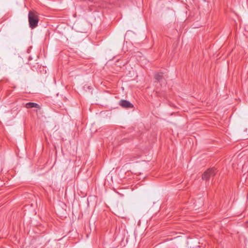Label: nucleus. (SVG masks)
I'll list each match as a JSON object with an SVG mask.
<instances>
[{
	"instance_id": "obj_1",
	"label": "nucleus",
	"mask_w": 248,
	"mask_h": 248,
	"mask_svg": "<svg viewBox=\"0 0 248 248\" xmlns=\"http://www.w3.org/2000/svg\"><path fill=\"white\" fill-rule=\"evenodd\" d=\"M30 27L33 29L38 26L39 19L38 16L34 12L30 11L28 14Z\"/></svg>"
},
{
	"instance_id": "obj_2",
	"label": "nucleus",
	"mask_w": 248,
	"mask_h": 248,
	"mask_svg": "<svg viewBox=\"0 0 248 248\" xmlns=\"http://www.w3.org/2000/svg\"><path fill=\"white\" fill-rule=\"evenodd\" d=\"M216 173V170L215 168H211L205 171L202 174V179L203 180L207 181L213 177Z\"/></svg>"
},
{
	"instance_id": "obj_3",
	"label": "nucleus",
	"mask_w": 248,
	"mask_h": 248,
	"mask_svg": "<svg viewBox=\"0 0 248 248\" xmlns=\"http://www.w3.org/2000/svg\"><path fill=\"white\" fill-rule=\"evenodd\" d=\"M119 105L124 108H132L133 105L128 101L126 100H122L120 101Z\"/></svg>"
},
{
	"instance_id": "obj_4",
	"label": "nucleus",
	"mask_w": 248,
	"mask_h": 248,
	"mask_svg": "<svg viewBox=\"0 0 248 248\" xmlns=\"http://www.w3.org/2000/svg\"><path fill=\"white\" fill-rule=\"evenodd\" d=\"M26 107L28 108H39V105L38 104L35 103L29 102L26 104Z\"/></svg>"
},
{
	"instance_id": "obj_5",
	"label": "nucleus",
	"mask_w": 248,
	"mask_h": 248,
	"mask_svg": "<svg viewBox=\"0 0 248 248\" xmlns=\"http://www.w3.org/2000/svg\"><path fill=\"white\" fill-rule=\"evenodd\" d=\"M162 78V73H157L155 75V78L158 81H160Z\"/></svg>"
}]
</instances>
